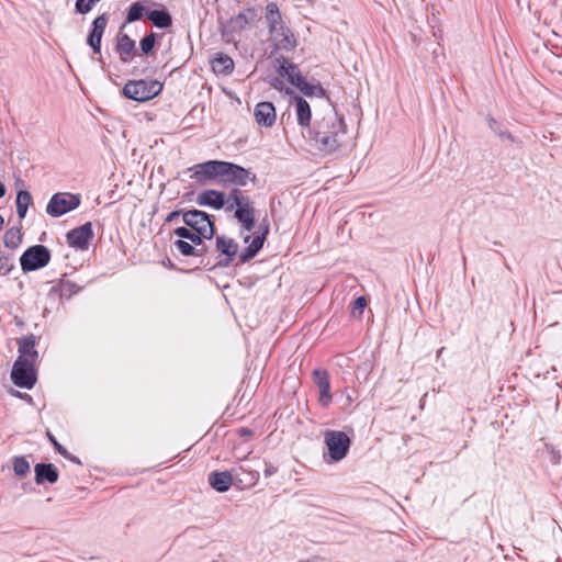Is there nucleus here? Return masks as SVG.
Instances as JSON below:
<instances>
[{
    "mask_svg": "<svg viewBox=\"0 0 562 562\" xmlns=\"http://www.w3.org/2000/svg\"><path fill=\"white\" fill-rule=\"evenodd\" d=\"M196 203L201 206H210L215 210H226L229 204V193L226 194L224 191L213 189L205 190L198 195Z\"/></svg>",
    "mask_w": 562,
    "mask_h": 562,
    "instance_id": "a211bd4d",
    "label": "nucleus"
},
{
    "mask_svg": "<svg viewBox=\"0 0 562 562\" xmlns=\"http://www.w3.org/2000/svg\"><path fill=\"white\" fill-rule=\"evenodd\" d=\"M254 117L259 126L270 128L277 120L276 108L272 102L261 101L257 103L254 110Z\"/></svg>",
    "mask_w": 562,
    "mask_h": 562,
    "instance_id": "aec40b11",
    "label": "nucleus"
},
{
    "mask_svg": "<svg viewBox=\"0 0 562 562\" xmlns=\"http://www.w3.org/2000/svg\"><path fill=\"white\" fill-rule=\"evenodd\" d=\"M4 226V218L0 215V229H2Z\"/></svg>",
    "mask_w": 562,
    "mask_h": 562,
    "instance_id": "5fc2aeb1",
    "label": "nucleus"
},
{
    "mask_svg": "<svg viewBox=\"0 0 562 562\" xmlns=\"http://www.w3.org/2000/svg\"><path fill=\"white\" fill-rule=\"evenodd\" d=\"M164 85L158 80H128L123 87L125 98L136 102H146L157 97L162 91Z\"/></svg>",
    "mask_w": 562,
    "mask_h": 562,
    "instance_id": "20e7f679",
    "label": "nucleus"
},
{
    "mask_svg": "<svg viewBox=\"0 0 562 562\" xmlns=\"http://www.w3.org/2000/svg\"><path fill=\"white\" fill-rule=\"evenodd\" d=\"M216 250L220 252V259L214 267H228L234 261L238 252V244L225 235L216 236L215 238Z\"/></svg>",
    "mask_w": 562,
    "mask_h": 562,
    "instance_id": "ddd939ff",
    "label": "nucleus"
},
{
    "mask_svg": "<svg viewBox=\"0 0 562 562\" xmlns=\"http://www.w3.org/2000/svg\"><path fill=\"white\" fill-rule=\"evenodd\" d=\"M250 239H251V236L250 235H246L244 237V243H248Z\"/></svg>",
    "mask_w": 562,
    "mask_h": 562,
    "instance_id": "6e6d98bb",
    "label": "nucleus"
},
{
    "mask_svg": "<svg viewBox=\"0 0 562 562\" xmlns=\"http://www.w3.org/2000/svg\"><path fill=\"white\" fill-rule=\"evenodd\" d=\"M34 362L27 358L19 357L11 371V379L13 383L22 389H32L36 383V372L34 370Z\"/></svg>",
    "mask_w": 562,
    "mask_h": 562,
    "instance_id": "9d476101",
    "label": "nucleus"
},
{
    "mask_svg": "<svg viewBox=\"0 0 562 562\" xmlns=\"http://www.w3.org/2000/svg\"><path fill=\"white\" fill-rule=\"evenodd\" d=\"M64 458H66L67 460L74 462V463H77V464H81V461L79 460V458H77L76 456L71 454L70 452L67 451L66 454H61Z\"/></svg>",
    "mask_w": 562,
    "mask_h": 562,
    "instance_id": "8fccbe9b",
    "label": "nucleus"
},
{
    "mask_svg": "<svg viewBox=\"0 0 562 562\" xmlns=\"http://www.w3.org/2000/svg\"><path fill=\"white\" fill-rule=\"evenodd\" d=\"M306 137L318 151L333 154L345 145L347 125L344 117L333 109L315 120Z\"/></svg>",
    "mask_w": 562,
    "mask_h": 562,
    "instance_id": "f257e3e1",
    "label": "nucleus"
},
{
    "mask_svg": "<svg viewBox=\"0 0 562 562\" xmlns=\"http://www.w3.org/2000/svg\"><path fill=\"white\" fill-rule=\"evenodd\" d=\"M292 102L295 105L297 124L303 130H306V133H308V127H312V125H311L312 111H311V106H310L308 102L300 95H294L292 98Z\"/></svg>",
    "mask_w": 562,
    "mask_h": 562,
    "instance_id": "4be33fe9",
    "label": "nucleus"
},
{
    "mask_svg": "<svg viewBox=\"0 0 562 562\" xmlns=\"http://www.w3.org/2000/svg\"><path fill=\"white\" fill-rule=\"evenodd\" d=\"M278 469L277 467H274L272 463L270 462H266L265 463V475L266 476H271L273 475L274 473H277Z\"/></svg>",
    "mask_w": 562,
    "mask_h": 562,
    "instance_id": "de8ad7c7",
    "label": "nucleus"
},
{
    "mask_svg": "<svg viewBox=\"0 0 562 562\" xmlns=\"http://www.w3.org/2000/svg\"><path fill=\"white\" fill-rule=\"evenodd\" d=\"M35 483L42 485L44 483L54 484L58 481L59 474L57 468L53 463H37L34 467Z\"/></svg>",
    "mask_w": 562,
    "mask_h": 562,
    "instance_id": "5701e85b",
    "label": "nucleus"
},
{
    "mask_svg": "<svg viewBox=\"0 0 562 562\" xmlns=\"http://www.w3.org/2000/svg\"><path fill=\"white\" fill-rule=\"evenodd\" d=\"M182 221L186 226L199 233L202 237H214L215 235L214 217L204 211L195 209L186 211L182 213Z\"/></svg>",
    "mask_w": 562,
    "mask_h": 562,
    "instance_id": "39448f33",
    "label": "nucleus"
},
{
    "mask_svg": "<svg viewBox=\"0 0 562 562\" xmlns=\"http://www.w3.org/2000/svg\"><path fill=\"white\" fill-rule=\"evenodd\" d=\"M366 306H367L366 297L364 296L357 297L353 301L352 314L356 315V312L359 311V315H361Z\"/></svg>",
    "mask_w": 562,
    "mask_h": 562,
    "instance_id": "79ce46f5",
    "label": "nucleus"
},
{
    "mask_svg": "<svg viewBox=\"0 0 562 562\" xmlns=\"http://www.w3.org/2000/svg\"><path fill=\"white\" fill-rule=\"evenodd\" d=\"M13 471L18 476H25L30 472V463L25 457L13 458Z\"/></svg>",
    "mask_w": 562,
    "mask_h": 562,
    "instance_id": "e433bc0d",
    "label": "nucleus"
},
{
    "mask_svg": "<svg viewBox=\"0 0 562 562\" xmlns=\"http://www.w3.org/2000/svg\"><path fill=\"white\" fill-rule=\"evenodd\" d=\"M236 434L240 438L248 439V438H251L254 436V430L248 428V427H239V428L236 429Z\"/></svg>",
    "mask_w": 562,
    "mask_h": 562,
    "instance_id": "a18cd8bd",
    "label": "nucleus"
},
{
    "mask_svg": "<svg viewBox=\"0 0 562 562\" xmlns=\"http://www.w3.org/2000/svg\"><path fill=\"white\" fill-rule=\"evenodd\" d=\"M209 248L206 247L205 243L203 245L195 247L196 254L194 257H204L207 254Z\"/></svg>",
    "mask_w": 562,
    "mask_h": 562,
    "instance_id": "09e8293b",
    "label": "nucleus"
},
{
    "mask_svg": "<svg viewBox=\"0 0 562 562\" xmlns=\"http://www.w3.org/2000/svg\"><path fill=\"white\" fill-rule=\"evenodd\" d=\"M488 127L498 135L502 139H507L512 143L516 142V137L513 136L508 131L502 128V124L498 123L494 117L488 116L487 117Z\"/></svg>",
    "mask_w": 562,
    "mask_h": 562,
    "instance_id": "72a5a7b5",
    "label": "nucleus"
},
{
    "mask_svg": "<svg viewBox=\"0 0 562 562\" xmlns=\"http://www.w3.org/2000/svg\"><path fill=\"white\" fill-rule=\"evenodd\" d=\"M3 243L7 248H11V249L18 248L20 246V244L22 243L21 229L18 227L9 228L3 236Z\"/></svg>",
    "mask_w": 562,
    "mask_h": 562,
    "instance_id": "2f4dec72",
    "label": "nucleus"
},
{
    "mask_svg": "<svg viewBox=\"0 0 562 562\" xmlns=\"http://www.w3.org/2000/svg\"><path fill=\"white\" fill-rule=\"evenodd\" d=\"M234 211V218L241 225L245 232H251L256 225L254 201L249 195L244 194L239 188L229 190V204L226 212Z\"/></svg>",
    "mask_w": 562,
    "mask_h": 562,
    "instance_id": "f03ea898",
    "label": "nucleus"
},
{
    "mask_svg": "<svg viewBox=\"0 0 562 562\" xmlns=\"http://www.w3.org/2000/svg\"><path fill=\"white\" fill-rule=\"evenodd\" d=\"M221 167L222 160H209L190 167L188 171L195 183L203 186L215 180L221 181Z\"/></svg>",
    "mask_w": 562,
    "mask_h": 562,
    "instance_id": "9b49d317",
    "label": "nucleus"
},
{
    "mask_svg": "<svg viewBox=\"0 0 562 562\" xmlns=\"http://www.w3.org/2000/svg\"><path fill=\"white\" fill-rule=\"evenodd\" d=\"M59 290L61 297L65 296L69 299L72 295L77 294L81 290V286H79L77 283L70 280L63 278L59 281Z\"/></svg>",
    "mask_w": 562,
    "mask_h": 562,
    "instance_id": "f704fd0d",
    "label": "nucleus"
},
{
    "mask_svg": "<svg viewBox=\"0 0 562 562\" xmlns=\"http://www.w3.org/2000/svg\"><path fill=\"white\" fill-rule=\"evenodd\" d=\"M269 34L276 49L291 52L297 45L294 33L285 23L276 27V30H270Z\"/></svg>",
    "mask_w": 562,
    "mask_h": 562,
    "instance_id": "2eb2a0df",
    "label": "nucleus"
},
{
    "mask_svg": "<svg viewBox=\"0 0 562 562\" xmlns=\"http://www.w3.org/2000/svg\"><path fill=\"white\" fill-rule=\"evenodd\" d=\"M261 239H251L249 246H247L238 256V263H246L254 259L257 254L261 250Z\"/></svg>",
    "mask_w": 562,
    "mask_h": 562,
    "instance_id": "c85d7f7f",
    "label": "nucleus"
},
{
    "mask_svg": "<svg viewBox=\"0 0 562 562\" xmlns=\"http://www.w3.org/2000/svg\"><path fill=\"white\" fill-rule=\"evenodd\" d=\"M144 72H145V70H143L142 72H138L136 68H134L132 71L133 75H139V74H144Z\"/></svg>",
    "mask_w": 562,
    "mask_h": 562,
    "instance_id": "4d7b16f0",
    "label": "nucleus"
},
{
    "mask_svg": "<svg viewBox=\"0 0 562 562\" xmlns=\"http://www.w3.org/2000/svg\"><path fill=\"white\" fill-rule=\"evenodd\" d=\"M271 86L277 90H282V81H280L279 79H274L271 82Z\"/></svg>",
    "mask_w": 562,
    "mask_h": 562,
    "instance_id": "603ef678",
    "label": "nucleus"
},
{
    "mask_svg": "<svg viewBox=\"0 0 562 562\" xmlns=\"http://www.w3.org/2000/svg\"><path fill=\"white\" fill-rule=\"evenodd\" d=\"M50 261V250L44 245H34L24 250L20 257L23 272L35 271L46 267Z\"/></svg>",
    "mask_w": 562,
    "mask_h": 562,
    "instance_id": "6e6552de",
    "label": "nucleus"
},
{
    "mask_svg": "<svg viewBox=\"0 0 562 562\" xmlns=\"http://www.w3.org/2000/svg\"><path fill=\"white\" fill-rule=\"evenodd\" d=\"M234 66L232 57L224 53H216L211 59L212 70L217 75H231L234 71Z\"/></svg>",
    "mask_w": 562,
    "mask_h": 562,
    "instance_id": "b1692460",
    "label": "nucleus"
},
{
    "mask_svg": "<svg viewBox=\"0 0 562 562\" xmlns=\"http://www.w3.org/2000/svg\"><path fill=\"white\" fill-rule=\"evenodd\" d=\"M94 237V233L92 229V223L87 222L79 227H75L70 229L66 234V240L69 247L75 248L77 250H88L91 240Z\"/></svg>",
    "mask_w": 562,
    "mask_h": 562,
    "instance_id": "f8f14e48",
    "label": "nucleus"
},
{
    "mask_svg": "<svg viewBox=\"0 0 562 562\" xmlns=\"http://www.w3.org/2000/svg\"><path fill=\"white\" fill-rule=\"evenodd\" d=\"M115 52L122 64H130L137 56L135 41L120 32L116 36Z\"/></svg>",
    "mask_w": 562,
    "mask_h": 562,
    "instance_id": "6ab92c4d",
    "label": "nucleus"
},
{
    "mask_svg": "<svg viewBox=\"0 0 562 562\" xmlns=\"http://www.w3.org/2000/svg\"><path fill=\"white\" fill-rule=\"evenodd\" d=\"M13 268L12 256L10 255H0V271L4 274L9 273Z\"/></svg>",
    "mask_w": 562,
    "mask_h": 562,
    "instance_id": "58836bf2",
    "label": "nucleus"
},
{
    "mask_svg": "<svg viewBox=\"0 0 562 562\" xmlns=\"http://www.w3.org/2000/svg\"><path fill=\"white\" fill-rule=\"evenodd\" d=\"M5 195V187L0 182V199Z\"/></svg>",
    "mask_w": 562,
    "mask_h": 562,
    "instance_id": "864d4df0",
    "label": "nucleus"
},
{
    "mask_svg": "<svg viewBox=\"0 0 562 562\" xmlns=\"http://www.w3.org/2000/svg\"><path fill=\"white\" fill-rule=\"evenodd\" d=\"M560 454L555 452L553 449L551 450V461L557 464L559 463Z\"/></svg>",
    "mask_w": 562,
    "mask_h": 562,
    "instance_id": "3c124183",
    "label": "nucleus"
},
{
    "mask_svg": "<svg viewBox=\"0 0 562 562\" xmlns=\"http://www.w3.org/2000/svg\"><path fill=\"white\" fill-rule=\"evenodd\" d=\"M284 116H285V114L281 115V123H284Z\"/></svg>",
    "mask_w": 562,
    "mask_h": 562,
    "instance_id": "bf43d9fd",
    "label": "nucleus"
},
{
    "mask_svg": "<svg viewBox=\"0 0 562 562\" xmlns=\"http://www.w3.org/2000/svg\"><path fill=\"white\" fill-rule=\"evenodd\" d=\"M259 19L257 9L250 7L232 16L225 22H221L220 32L225 43H236V34L245 31L249 24Z\"/></svg>",
    "mask_w": 562,
    "mask_h": 562,
    "instance_id": "7ed1b4c3",
    "label": "nucleus"
},
{
    "mask_svg": "<svg viewBox=\"0 0 562 562\" xmlns=\"http://www.w3.org/2000/svg\"><path fill=\"white\" fill-rule=\"evenodd\" d=\"M268 234H269V224L262 223L259 225V232L254 236V239H261V246H263Z\"/></svg>",
    "mask_w": 562,
    "mask_h": 562,
    "instance_id": "ea45409f",
    "label": "nucleus"
},
{
    "mask_svg": "<svg viewBox=\"0 0 562 562\" xmlns=\"http://www.w3.org/2000/svg\"><path fill=\"white\" fill-rule=\"evenodd\" d=\"M145 2L146 0L136 1L131 4L125 18L126 23H133L135 21L140 20L144 16V14L146 13Z\"/></svg>",
    "mask_w": 562,
    "mask_h": 562,
    "instance_id": "7c9ffc66",
    "label": "nucleus"
},
{
    "mask_svg": "<svg viewBox=\"0 0 562 562\" xmlns=\"http://www.w3.org/2000/svg\"><path fill=\"white\" fill-rule=\"evenodd\" d=\"M304 95L312 98V97H318V98H328L327 91L322 87L321 83L312 85L305 81L303 86L299 89Z\"/></svg>",
    "mask_w": 562,
    "mask_h": 562,
    "instance_id": "473e14b6",
    "label": "nucleus"
},
{
    "mask_svg": "<svg viewBox=\"0 0 562 562\" xmlns=\"http://www.w3.org/2000/svg\"><path fill=\"white\" fill-rule=\"evenodd\" d=\"M210 486L218 493L227 492L235 485V473L233 471H213L207 476Z\"/></svg>",
    "mask_w": 562,
    "mask_h": 562,
    "instance_id": "412c9836",
    "label": "nucleus"
},
{
    "mask_svg": "<svg viewBox=\"0 0 562 562\" xmlns=\"http://www.w3.org/2000/svg\"><path fill=\"white\" fill-rule=\"evenodd\" d=\"M213 237H202V235H200L199 233L193 232L192 236H191V238H189V240L191 241L190 244H192L193 246L198 247V246L203 245L205 239L210 240Z\"/></svg>",
    "mask_w": 562,
    "mask_h": 562,
    "instance_id": "c03bdc74",
    "label": "nucleus"
},
{
    "mask_svg": "<svg viewBox=\"0 0 562 562\" xmlns=\"http://www.w3.org/2000/svg\"><path fill=\"white\" fill-rule=\"evenodd\" d=\"M235 473V486L241 488L254 486L259 480V472L255 470H248L244 467L234 469Z\"/></svg>",
    "mask_w": 562,
    "mask_h": 562,
    "instance_id": "a878e982",
    "label": "nucleus"
},
{
    "mask_svg": "<svg viewBox=\"0 0 562 562\" xmlns=\"http://www.w3.org/2000/svg\"><path fill=\"white\" fill-rule=\"evenodd\" d=\"M249 180L252 183H255L257 180L256 175L251 173L249 169H246L234 162L222 160L220 183H222L224 187L231 184L235 187H246Z\"/></svg>",
    "mask_w": 562,
    "mask_h": 562,
    "instance_id": "0eeeda50",
    "label": "nucleus"
},
{
    "mask_svg": "<svg viewBox=\"0 0 562 562\" xmlns=\"http://www.w3.org/2000/svg\"><path fill=\"white\" fill-rule=\"evenodd\" d=\"M47 437H48L49 441L52 442V445L54 446L55 450L59 454H66L67 453V449L64 446H61L49 431H47Z\"/></svg>",
    "mask_w": 562,
    "mask_h": 562,
    "instance_id": "37998d69",
    "label": "nucleus"
},
{
    "mask_svg": "<svg viewBox=\"0 0 562 562\" xmlns=\"http://www.w3.org/2000/svg\"><path fill=\"white\" fill-rule=\"evenodd\" d=\"M279 64L278 74L281 77H285L288 81L300 89L301 86L306 81L305 77L301 74L297 65L290 63L284 56H280L276 59Z\"/></svg>",
    "mask_w": 562,
    "mask_h": 562,
    "instance_id": "f3484780",
    "label": "nucleus"
},
{
    "mask_svg": "<svg viewBox=\"0 0 562 562\" xmlns=\"http://www.w3.org/2000/svg\"><path fill=\"white\" fill-rule=\"evenodd\" d=\"M109 23V14L102 13L98 15L90 25L87 36V44L91 47L93 54L101 55V41L103 33Z\"/></svg>",
    "mask_w": 562,
    "mask_h": 562,
    "instance_id": "4468645a",
    "label": "nucleus"
},
{
    "mask_svg": "<svg viewBox=\"0 0 562 562\" xmlns=\"http://www.w3.org/2000/svg\"><path fill=\"white\" fill-rule=\"evenodd\" d=\"M157 41L156 33H149L145 35L140 42L139 47L143 55H149L153 53Z\"/></svg>",
    "mask_w": 562,
    "mask_h": 562,
    "instance_id": "c9c22d12",
    "label": "nucleus"
},
{
    "mask_svg": "<svg viewBox=\"0 0 562 562\" xmlns=\"http://www.w3.org/2000/svg\"><path fill=\"white\" fill-rule=\"evenodd\" d=\"M266 21L268 24V30H276L279 25L284 24V21L282 20L281 12L279 10V7L276 2H269L266 5Z\"/></svg>",
    "mask_w": 562,
    "mask_h": 562,
    "instance_id": "cd10ccee",
    "label": "nucleus"
},
{
    "mask_svg": "<svg viewBox=\"0 0 562 562\" xmlns=\"http://www.w3.org/2000/svg\"><path fill=\"white\" fill-rule=\"evenodd\" d=\"M346 400H347V402H348V403H351V402H352V397H351V395H350V394H347Z\"/></svg>",
    "mask_w": 562,
    "mask_h": 562,
    "instance_id": "13d9d810",
    "label": "nucleus"
},
{
    "mask_svg": "<svg viewBox=\"0 0 562 562\" xmlns=\"http://www.w3.org/2000/svg\"><path fill=\"white\" fill-rule=\"evenodd\" d=\"M173 246L182 256L189 257L194 256L196 254L195 246L186 240L177 239L173 241Z\"/></svg>",
    "mask_w": 562,
    "mask_h": 562,
    "instance_id": "4c0bfd02",
    "label": "nucleus"
},
{
    "mask_svg": "<svg viewBox=\"0 0 562 562\" xmlns=\"http://www.w3.org/2000/svg\"><path fill=\"white\" fill-rule=\"evenodd\" d=\"M146 15H147L148 20H150V22L156 27L167 29V27L171 26V24H172L171 15L165 9L151 10V11L147 12Z\"/></svg>",
    "mask_w": 562,
    "mask_h": 562,
    "instance_id": "bb28decb",
    "label": "nucleus"
},
{
    "mask_svg": "<svg viewBox=\"0 0 562 562\" xmlns=\"http://www.w3.org/2000/svg\"><path fill=\"white\" fill-rule=\"evenodd\" d=\"M186 211L183 210H177V211H172L171 213H169L167 215V217L165 218V223H171L173 222L175 220H177L180 215L182 216V213H184Z\"/></svg>",
    "mask_w": 562,
    "mask_h": 562,
    "instance_id": "49530a36",
    "label": "nucleus"
},
{
    "mask_svg": "<svg viewBox=\"0 0 562 562\" xmlns=\"http://www.w3.org/2000/svg\"><path fill=\"white\" fill-rule=\"evenodd\" d=\"M312 380L319 390V405L324 408L328 407L333 400L328 371L321 368L314 369L312 372Z\"/></svg>",
    "mask_w": 562,
    "mask_h": 562,
    "instance_id": "dca6fc26",
    "label": "nucleus"
},
{
    "mask_svg": "<svg viewBox=\"0 0 562 562\" xmlns=\"http://www.w3.org/2000/svg\"><path fill=\"white\" fill-rule=\"evenodd\" d=\"M36 339L34 335L23 336L18 340V351L20 353L19 357L27 358L32 362H35L37 359V350L35 349Z\"/></svg>",
    "mask_w": 562,
    "mask_h": 562,
    "instance_id": "393cba45",
    "label": "nucleus"
},
{
    "mask_svg": "<svg viewBox=\"0 0 562 562\" xmlns=\"http://www.w3.org/2000/svg\"><path fill=\"white\" fill-rule=\"evenodd\" d=\"M16 213L20 218H24L29 209V205L32 203V195L26 190H21L16 194Z\"/></svg>",
    "mask_w": 562,
    "mask_h": 562,
    "instance_id": "c756f323",
    "label": "nucleus"
},
{
    "mask_svg": "<svg viewBox=\"0 0 562 562\" xmlns=\"http://www.w3.org/2000/svg\"><path fill=\"white\" fill-rule=\"evenodd\" d=\"M81 204V195L71 192H57L52 195L46 205V213L52 217H60L68 212L78 209Z\"/></svg>",
    "mask_w": 562,
    "mask_h": 562,
    "instance_id": "423d86ee",
    "label": "nucleus"
},
{
    "mask_svg": "<svg viewBox=\"0 0 562 562\" xmlns=\"http://www.w3.org/2000/svg\"><path fill=\"white\" fill-rule=\"evenodd\" d=\"M324 442L327 447L330 461L338 462L342 460L351 445L350 438L340 430H326L324 432Z\"/></svg>",
    "mask_w": 562,
    "mask_h": 562,
    "instance_id": "1a4fd4ad",
    "label": "nucleus"
},
{
    "mask_svg": "<svg viewBox=\"0 0 562 562\" xmlns=\"http://www.w3.org/2000/svg\"><path fill=\"white\" fill-rule=\"evenodd\" d=\"M193 231L186 226L178 227L173 231V234L179 237V239H188L191 238Z\"/></svg>",
    "mask_w": 562,
    "mask_h": 562,
    "instance_id": "a19ab883",
    "label": "nucleus"
}]
</instances>
